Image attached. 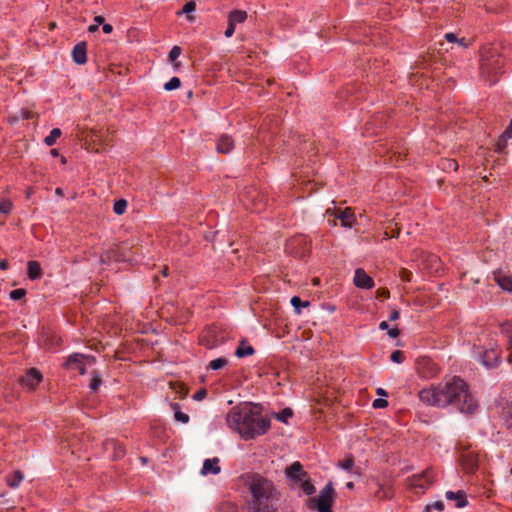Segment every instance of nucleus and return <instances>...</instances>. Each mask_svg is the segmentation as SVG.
<instances>
[{"mask_svg":"<svg viewBox=\"0 0 512 512\" xmlns=\"http://www.w3.org/2000/svg\"><path fill=\"white\" fill-rule=\"evenodd\" d=\"M481 362L483 365L487 366V367H490L491 364H490V355L489 353H485L484 356L482 357L481 359Z\"/></svg>","mask_w":512,"mask_h":512,"instance_id":"nucleus-53","label":"nucleus"},{"mask_svg":"<svg viewBox=\"0 0 512 512\" xmlns=\"http://www.w3.org/2000/svg\"><path fill=\"white\" fill-rule=\"evenodd\" d=\"M102 30L105 34H110L113 31V27L110 24H103Z\"/></svg>","mask_w":512,"mask_h":512,"instance_id":"nucleus-56","label":"nucleus"},{"mask_svg":"<svg viewBox=\"0 0 512 512\" xmlns=\"http://www.w3.org/2000/svg\"><path fill=\"white\" fill-rule=\"evenodd\" d=\"M175 420L181 422V423H188L189 422V416L181 411H175L174 413Z\"/></svg>","mask_w":512,"mask_h":512,"instance_id":"nucleus-41","label":"nucleus"},{"mask_svg":"<svg viewBox=\"0 0 512 512\" xmlns=\"http://www.w3.org/2000/svg\"><path fill=\"white\" fill-rule=\"evenodd\" d=\"M444 509V503L442 501H435L425 507L424 512H432V510L442 511Z\"/></svg>","mask_w":512,"mask_h":512,"instance_id":"nucleus-35","label":"nucleus"},{"mask_svg":"<svg viewBox=\"0 0 512 512\" xmlns=\"http://www.w3.org/2000/svg\"><path fill=\"white\" fill-rule=\"evenodd\" d=\"M42 380V375L36 368H31L27 373L20 378L22 385L33 389Z\"/></svg>","mask_w":512,"mask_h":512,"instance_id":"nucleus-13","label":"nucleus"},{"mask_svg":"<svg viewBox=\"0 0 512 512\" xmlns=\"http://www.w3.org/2000/svg\"><path fill=\"white\" fill-rule=\"evenodd\" d=\"M85 360L94 362L95 358L91 357V356H86V355L80 354V353H74L68 357L64 366L67 369L78 370L80 372V374H85L86 373Z\"/></svg>","mask_w":512,"mask_h":512,"instance_id":"nucleus-11","label":"nucleus"},{"mask_svg":"<svg viewBox=\"0 0 512 512\" xmlns=\"http://www.w3.org/2000/svg\"><path fill=\"white\" fill-rule=\"evenodd\" d=\"M11 209H12L11 201L4 199L0 202V213L9 214L11 212Z\"/></svg>","mask_w":512,"mask_h":512,"instance_id":"nucleus-36","label":"nucleus"},{"mask_svg":"<svg viewBox=\"0 0 512 512\" xmlns=\"http://www.w3.org/2000/svg\"><path fill=\"white\" fill-rule=\"evenodd\" d=\"M326 213L333 214L334 218L331 220L328 218L329 223H333V225H336V221L339 220L341 223V226L345 228H352L356 224V217L354 214V211L350 207H346L345 209H328Z\"/></svg>","mask_w":512,"mask_h":512,"instance_id":"nucleus-8","label":"nucleus"},{"mask_svg":"<svg viewBox=\"0 0 512 512\" xmlns=\"http://www.w3.org/2000/svg\"><path fill=\"white\" fill-rule=\"evenodd\" d=\"M444 38L450 43H456L458 41V38L454 33H446Z\"/></svg>","mask_w":512,"mask_h":512,"instance_id":"nucleus-49","label":"nucleus"},{"mask_svg":"<svg viewBox=\"0 0 512 512\" xmlns=\"http://www.w3.org/2000/svg\"><path fill=\"white\" fill-rule=\"evenodd\" d=\"M292 410L290 408H286L284 410H282L279 414H277V419L282 421V422H286L289 418L292 417Z\"/></svg>","mask_w":512,"mask_h":512,"instance_id":"nucleus-37","label":"nucleus"},{"mask_svg":"<svg viewBox=\"0 0 512 512\" xmlns=\"http://www.w3.org/2000/svg\"><path fill=\"white\" fill-rule=\"evenodd\" d=\"M103 446H104L105 451H107V452L111 451L113 453L112 457L114 460L120 459L125 455L124 446L114 439H107L103 443Z\"/></svg>","mask_w":512,"mask_h":512,"instance_id":"nucleus-14","label":"nucleus"},{"mask_svg":"<svg viewBox=\"0 0 512 512\" xmlns=\"http://www.w3.org/2000/svg\"><path fill=\"white\" fill-rule=\"evenodd\" d=\"M508 139L509 138H504V134L502 133L497 143L495 144V151L498 153L504 152Z\"/></svg>","mask_w":512,"mask_h":512,"instance_id":"nucleus-33","label":"nucleus"},{"mask_svg":"<svg viewBox=\"0 0 512 512\" xmlns=\"http://www.w3.org/2000/svg\"><path fill=\"white\" fill-rule=\"evenodd\" d=\"M310 249L309 242L305 236H297L288 241L286 250L300 257L305 256Z\"/></svg>","mask_w":512,"mask_h":512,"instance_id":"nucleus-10","label":"nucleus"},{"mask_svg":"<svg viewBox=\"0 0 512 512\" xmlns=\"http://www.w3.org/2000/svg\"><path fill=\"white\" fill-rule=\"evenodd\" d=\"M416 370L423 378H432L438 374L437 365L428 357H420L416 361Z\"/></svg>","mask_w":512,"mask_h":512,"instance_id":"nucleus-9","label":"nucleus"},{"mask_svg":"<svg viewBox=\"0 0 512 512\" xmlns=\"http://www.w3.org/2000/svg\"><path fill=\"white\" fill-rule=\"evenodd\" d=\"M400 331L397 329V328H393V329H390L388 331V335L391 337V338H396L398 337Z\"/></svg>","mask_w":512,"mask_h":512,"instance_id":"nucleus-55","label":"nucleus"},{"mask_svg":"<svg viewBox=\"0 0 512 512\" xmlns=\"http://www.w3.org/2000/svg\"><path fill=\"white\" fill-rule=\"evenodd\" d=\"M399 277L405 282H410L412 280V272L405 268H401L399 270Z\"/></svg>","mask_w":512,"mask_h":512,"instance_id":"nucleus-39","label":"nucleus"},{"mask_svg":"<svg viewBox=\"0 0 512 512\" xmlns=\"http://www.w3.org/2000/svg\"><path fill=\"white\" fill-rule=\"evenodd\" d=\"M337 466L353 475L361 474V469L355 465L354 457L352 455H349L343 460L338 461Z\"/></svg>","mask_w":512,"mask_h":512,"instance_id":"nucleus-18","label":"nucleus"},{"mask_svg":"<svg viewBox=\"0 0 512 512\" xmlns=\"http://www.w3.org/2000/svg\"><path fill=\"white\" fill-rule=\"evenodd\" d=\"M390 293L388 290L382 289L377 291V297L378 298H389Z\"/></svg>","mask_w":512,"mask_h":512,"instance_id":"nucleus-52","label":"nucleus"},{"mask_svg":"<svg viewBox=\"0 0 512 512\" xmlns=\"http://www.w3.org/2000/svg\"><path fill=\"white\" fill-rule=\"evenodd\" d=\"M432 482L431 472L425 471L421 475L414 476L411 482V486L415 488L424 489Z\"/></svg>","mask_w":512,"mask_h":512,"instance_id":"nucleus-20","label":"nucleus"},{"mask_svg":"<svg viewBox=\"0 0 512 512\" xmlns=\"http://www.w3.org/2000/svg\"><path fill=\"white\" fill-rule=\"evenodd\" d=\"M233 148L234 141L229 135L224 134L220 136L216 144V150L218 153L228 154L233 150Z\"/></svg>","mask_w":512,"mask_h":512,"instance_id":"nucleus-16","label":"nucleus"},{"mask_svg":"<svg viewBox=\"0 0 512 512\" xmlns=\"http://www.w3.org/2000/svg\"><path fill=\"white\" fill-rule=\"evenodd\" d=\"M255 352L254 348L251 345H248L244 340L240 342V345L235 350V355L238 358H243L246 356L253 355Z\"/></svg>","mask_w":512,"mask_h":512,"instance_id":"nucleus-22","label":"nucleus"},{"mask_svg":"<svg viewBox=\"0 0 512 512\" xmlns=\"http://www.w3.org/2000/svg\"><path fill=\"white\" fill-rule=\"evenodd\" d=\"M390 359L391 361H393L394 363H402L403 360H404V354L402 351L400 350H395L392 352L391 356H390Z\"/></svg>","mask_w":512,"mask_h":512,"instance_id":"nucleus-38","label":"nucleus"},{"mask_svg":"<svg viewBox=\"0 0 512 512\" xmlns=\"http://www.w3.org/2000/svg\"><path fill=\"white\" fill-rule=\"evenodd\" d=\"M23 480V474L20 471H14L8 478L7 484L11 488H17Z\"/></svg>","mask_w":512,"mask_h":512,"instance_id":"nucleus-25","label":"nucleus"},{"mask_svg":"<svg viewBox=\"0 0 512 512\" xmlns=\"http://www.w3.org/2000/svg\"><path fill=\"white\" fill-rule=\"evenodd\" d=\"M507 350L509 351L508 361L512 364V334L509 335V342L507 345Z\"/></svg>","mask_w":512,"mask_h":512,"instance_id":"nucleus-48","label":"nucleus"},{"mask_svg":"<svg viewBox=\"0 0 512 512\" xmlns=\"http://www.w3.org/2000/svg\"><path fill=\"white\" fill-rule=\"evenodd\" d=\"M72 57L75 63L84 64L87 61L86 43L80 42L76 44L72 50Z\"/></svg>","mask_w":512,"mask_h":512,"instance_id":"nucleus-19","label":"nucleus"},{"mask_svg":"<svg viewBox=\"0 0 512 512\" xmlns=\"http://www.w3.org/2000/svg\"><path fill=\"white\" fill-rule=\"evenodd\" d=\"M446 164L447 166H445V168L453 169L455 171L458 169V164L455 160H447Z\"/></svg>","mask_w":512,"mask_h":512,"instance_id":"nucleus-50","label":"nucleus"},{"mask_svg":"<svg viewBox=\"0 0 512 512\" xmlns=\"http://www.w3.org/2000/svg\"><path fill=\"white\" fill-rule=\"evenodd\" d=\"M419 398L422 402L432 406L454 405L461 413L466 414H472L477 408L476 402L468 392L466 383L458 377L431 388L422 389L419 392Z\"/></svg>","mask_w":512,"mask_h":512,"instance_id":"nucleus-1","label":"nucleus"},{"mask_svg":"<svg viewBox=\"0 0 512 512\" xmlns=\"http://www.w3.org/2000/svg\"><path fill=\"white\" fill-rule=\"evenodd\" d=\"M50 154H51L53 157H57V156H59V152H58V150H57V149H52V150L50 151Z\"/></svg>","mask_w":512,"mask_h":512,"instance_id":"nucleus-64","label":"nucleus"},{"mask_svg":"<svg viewBox=\"0 0 512 512\" xmlns=\"http://www.w3.org/2000/svg\"><path fill=\"white\" fill-rule=\"evenodd\" d=\"M101 375L99 374V372L97 371H93L92 372V379H91V382L89 384V388L93 391V392H96L97 389L99 388V386L101 385Z\"/></svg>","mask_w":512,"mask_h":512,"instance_id":"nucleus-28","label":"nucleus"},{"mask_svg":"<svg viewBox=\"0 0 512 512\" xmlns=\"http://www.w3.org/2000/svg\"><path fill=\"white\" fill-rule=\"evenodd\" d=\"M511 331H512V324L511 323L506 322V323H503L501 325V333L502 334L509 336V335H512Z\"/></svg>","mask_w":512,"mask_h":512,"instance_id":"nucleus-45","label":"nucleus"},{"mask_svg":"<svg viewBox=\"0 0 512 512\" xmlns=\"http://www.w3.org/2000/svg\"><path fill=\"white\" fill-rule=\"evenodd\" d=\"M496 280L502 289L512 292V275L511 276H505V275L498 276L496 278Z\"/></svg>","mask_w":512,"mask_h":512,"instance_id":"nucleus-26","label":"nucleus"},{"mask_svg":"<svg viewBox=\"0 0 512 512\" xmlns=\"http://www.w3.org/2000/svg\"><path fill=\"white\" fill-rule=\"evenodd\" d=\"M227 425L245 440L254 439L270 429V419L255 412L250 406L233 407L226 416Z\"/></svg>","mask_w":512,"mask_h":512,"instance_id":"nucleus-2","label":"nucleus"},{"mask_svg":"<svg viewBox=\"0 0 512 512\" xmlns=\"http://www.w3.org/2000/svg\"><path fill=\"white\" fill-rule=\"evenodd\" d=\"M354 284L361 289H371L374 281L363 269L358 268L355 271Z\"/></svg>","mask_w":512,"mask_h":512,"instance_id":"nucleus-12","label":"nucleus"},{"mask_svg":"<svg viewBox=\"0 0 512 512\" xmlns=\"http://www.w3.org/2000/svg\"><path fill=\"white\" fill-rule=\"evenodd\" d=\"M235 29H236V26L232 22H230L228 20V26H227V29L225 30V33H224L225 36L227 38H230L234 34Z\"/></svg>","mask_w":512,"mask_h":512,"instance_id":"nucleus-46","label":"nucleus"},{"mask_svg":"<svg viewBox=\"0 0 512 512\" xmlns=\"http://www.w3.org/2000/svg\"><path fill=\"white\" fill-rule=\"evenodd\" d=\"M446 498L448 500H455L456 507H458V508H462V507L466 506V504H467L465 493L463 491H457V492L447 491Z\"/></svg>","mask_w":512,"mask_h":512,"instance_id":"nucleus-21","label":"nucleus"},{"mask_svg":"<svg viewBox=\"0 0 512 512\" xmlns=\"http://www.w3.org/2000/svg\"><path fill=\"white\" fill-rule=\"evenodd\" d=\"M181 54V48L179 46H174L169 52V60L174 62Z\"/></svg>","mask_w":512,"mask_h":512,"instance_id":"nucleus-40","label":"nucleus"},{"mask_svg":"<svg viewBox=\"0 0 512 512\" xmlns=\"http://www.w3.org/2000/svg\"><path fill=\"white\" fill-rule=\"evenodd\" d=\"M247 19V13L242 10H234L229 13L228 20L232 22L235 26L237 24L245 22Z\"/></svg>","mask_w":512,"mask_h":512,"instance_id":"nucleus-23","label":"nucleus"},{"mask_svg":"<svg viewBox=\"0 0 512 512\" xmlns=\"http://www.w3.org/2000/svg\"><path fill=\"white\" fill-rule=\"evenodd\" d=\"M399 315H400L399 311L394 309V310H392V312H391V314L389 316V320L390 321H395V320H397L399 318Z\"/></svg>","mask_w":512,"mask_h":512,"instance_id":"nucleus-54","label":"nucleus"},{"mask_svg":"<svg viewBox=\"0 0 512 512\" xmlns=\"http://www.w3.org/2000/svg\"><path fill=\"white\" fill-rule=\"evenodd\" d=\"M285 474L292 483L299 485L306 495L314 493V485L311 483L307 472L304 471L300 462H293L291 465L286 467Z\"/></svg>","mask_w":512,"mask_h":512,"instance_id":"nucleus-5","label":"nucleus"},{"mask_svg":"<svg viewBox=\"0 0 512 512\" xmlns=\"http://www.w3.org/2000/svg\"><path fill=\"white\" fill-rule=\"evenodd\" d=\"M482 460V456L479 451L466 448L460 452L459 462L466 473H474Z\"/></svg>","mask_w":512,"mask_h":512,"instance_id":"nucleus-7","label":"nucleus"},{"mask_svg":"<svg viewBox=\"0 0 512 512\" xmlns=\"http://www.w3.org/2000/svg\"><path fill=\"white\" fill-rule=\"evenodd\" d=\"M94 21L98 24H102L104 22V17L103 16H96L94 18Z\"/></svg>","mask_w":512,"mask_h":512,"instance_id":"nucleus-62","label":"nucleus"},{"mask_svg":"<svg viewBox=\"0 0 512 512\" xmlns=\"http://www.w3.org/2000/svg\"><path fill=\"white\" fill-rule=\"evenodd\" d=\"M372 406L374 408H385L388 406V401L382 398H377L373 401Z\"/></svg>","mask_w":512,"mask_h":512,"instance_id":"nucleus-43","label":"nucleus"},{"mask_svg":"<svg viewBox=\"0 0 512 512\" xmlns=\"http://www.w3.org/2000/svg\"><path fill=\"white\" fill-rule=\"evenodd\" d=\"M375 497L378 499H384L390 497V494L388 490L384 489L383 487H379V489L375 493Z\"/></svg>","mask_w":512,"mask_h":512,"instance_id":"nucleus-44","label":"nucleus"},{"mask_svg":"<svg viewBox=\"0 0 512 512\" xmlns=\"http://www.w3.org/2000/svg\"><path fill=\"white\" fill-rule=\"evenodd\" d=\"M7 268H8V262L6 260H1L0 261V269L6 270Z\"/></svg>","mask_w":512,"mask_h":512,"instance_id":"nucleus-58","label":"nucleus"},{"mask_svg":"<svg viewBox=\"0 0 512 512\" xmlns=\"http://www.w3.org/2000/svg\"><path fill=\"white\" fill-rule=\"evenodd\" d=\"M500 418L507 429H512V401L501 405Z\"/></svg>","mask_w":512,"mask_h":512,"instance_id":"nucleus-17","label":"nucleus"},{"mask_svg":"<svg viewBox=\"0 0 512 512\" xmlns=\"http://www.w3.org/2000/svg\"><path fill=\"white\" fill-rule=\"evenodd\" d=\"M62 132L59 128H53L50 134L45 137L44 143L47 146H52L56 143L57 139L61 136Z\"/></svg>","mask_w":512,"mask_h":512,"instance_id":"nucleus-27","label":"nucleus"},{"mask_svg":"<svg viewBox=\"0 0 512 512\" xmlns=\"http://www.w3.org/2000/svg\"><path fill=\"white\" fill-rule=\"evenodd\" d=\"M126 207H127V201L124 200V199H120V200L115 202V204L113 206V211L117 215H122L125 212Z\"/></svg>","mask_w":512,"mask_h":512,"instance_id":"nucleus-29","label":"nucleus"},{"mask_svg":"<svg viewBox=\"0 0 512 512\" xmlns=\"http://www.w3.org/2000/svg\"><path fill=\"white\" fill-rule=\"evenodd\" d=\"M123 250H124V247H119L118 248V254H119L118 257L119 258L121 257L122 259H125L126 255L124 254Z\"/></svg>","mask_w":512,"mask_h":512,"instance_id":"nucleus-61","label":"nucleus"},{"mask_svg":"<svg viewBox=\"0 0 512 512\" xmlns=\"http://www.w3.org/2000/svg\"><path fill=\"white\" fill-rule=\"evenodd\" d=\"M377 395L379 396H387V392L383 388H378L376 390Z\"/></svg>","mask_w":512,"mask_h":512,"instance_id":"nucleus-60","label":"nucleus"},{"mask_svg":"<svg viewBox=\"0 0 512 512\" xmlns=\"http://www.w3.org/2000/svg\"><path fill=\"white\" fill-rule=\"evenodd\" d=\"M221 472L219 466V458L214 457L212 459H205L201 469V475L206 476L209 474L217 475Z\"/></svg>","mask_w":512,"mask_h":512,"instance_id":"nucleus-15","label":"nucleus"},{"mask_svg":"<svg viewBox=\"0 0 512 512\" xmlns=\"http://www.w3.org/2000/svg\"><path fill=\"white\" fill-rule=\"evenodd\" d=\"M25 295L26 290L22 288L15 289L10 292V298L14 301L21 300L22 298H24Z\"/></svg>","mask_w":512,"mask_h":512,"instance_id":"nucleus-34","label":"nucleus"},{"mask_svg":"<svg viewBox=\"0 0 512 512\" xmlns=\"http://www.w3.org/2000/svg\"><path fill=\"white\" fill-rule=\"evenodd\" d=\"M503 59L498 50L492 47H483L481 50L480 71L481 76L486 81L494 84L497 81V75L502 72Z\"/></svg>","mask_w":512,"mask_h":512,"instance_id":"nucleus-4","label":"nucleus"},{"mask_svg":"<svg viewBox=\"0 0 512 512\" xmlns=\"http://www.w3.org/2000/svg\"><path fill=\"white\" fill-rule=\"evenodd\" d=\"M97 30H98V25L97 24L90 25L89 28H88L89 32H96Z\"/></svg>","mask_w":512,"mask_h":512,"instance_id":"nucleus-63","label":"nucleus"},{"mask_svg":"<svg viewBox=\"0 0 512 512\" xmlns=\"http://www.w3.org/2000/svg\"><path fill=\"white\" fill-rule=\"evenodd\" d=\"M207 395V392L205 389H200L198 390L194 395H193V399L197 400V401H200V400H203Z\"/></svg>","mask_w":512,"mask_h":512,"instance_id":"nucleus-47","label":"nucleus"},{"mask_svg":"<svg viewBox=\"0 0 512 512\" xmlns=\"http://www.w3.org/2000/svg\"><path fill=\"white\" fill-rule=\"evenodd\" d=\"M334 488L332 483L329 482L320 491L317 497L309 499V508L316 509L318 512H332V503L334 500Z\"/></svg>","mask_w":512,"mask_h":512,"instance_id":"nucleus-6","label":"nucleus"},{"mask_svg":"<svg viewBox=\"0 0 512 512\" xmlns=\"http://www.w3.org/2000/svg\"><path fill=\"white\" fill-rule=\"evenodd\" d=\"M379 328L381 330H387L389 328V325L386 321H382L380 324H379Z\"/></svg>","mask_w":512,"mask_h":512,"instance_id":"nucleus-59","label":"nucleus"},{"mask_svg":"<svg viewBox=\"0 0 512 512\" xmlns=\"http://www.w3.org/2000/svg\"><path fill=\"white\" fill-rule=\"evenodd\" d=\"M196 9V4L193 2V1H190V2H187L183 8H182V13H185V14H189L193 11H195Z\"/></svg>","mask_w":512,"mask_h":512,"instance_id":"nucleus-42","label":"nucleus"},{"mask_svg":"<svg viewBox=\"0 0 512 512\" xmlns=\"http://www.w3.org/2000/svg\"><path fill=\"white\" fill-rule=\"evenodd\" d=\"M181 85V81L178 77H172L167 83L164 85V89L167 91H171L179 88Z\"/></svg>","mask_w":512,"mask_h":512,"instance_id":"nucleus-31","label":"nucleus"},{"mask_svg":"<svg viewBox=\"0 0 512 512\" xmlns=\"http://www.w3.org/2000/svg\"><path fill=\"white\" fill-rule=\"evenodd\" d=\"M291 304L294 307L296 313H300V307H306L309 305V302H303L299 297L294 296L291 298Z\"/></svg>","mask_w":512,"mask_h":512,"instance_id":"nucleus-32","label":"nucleus"},{"mask_svg":"<svg viewBox=\"0 0 512 512\" xmlns=\"http://www.w3.org/2000/svg\"><path fill=\"white\" fill-rule=\"evenodd\" d=\"M41 276V267L37 261L28 262V277L31 280H36Z\"/></svg>","mask_w":512,"mask_h":512,"instance_id":"nucleus-24","label":"nucleus"},{"mask_svg":"<svg viewBox=\"0 0 512 512\" xmlns=\"http://www.w3.org/2000/svg\"><path fill=\"white\" fill-rule=\"evenodd\" d=\"M456 43L462 48H467L469 46L465 38L458 39Z\"/></svg>","mask_w":512,"mask_h":512,"instance_id":"nucleus-57","label":"nucleus"},{"mask_svg":"<svg viewBox=\"0 0 512 512\" xmlns=\"http://www.w3.org/2000/svg\"><path fill=\"white\" fill-rule=\"evenodd\" d=\"M227 364V360L225 358H217L209 363V368L212 370H219L223 368Z\"/></svg>","mask_w":512,"mask_h":512,"instance_id":"nucleus-30","label":"nucleus"},{"mask_svg":"<svg viewBox=\"0 0 512 512\" xmlns=\"http://www.w3.org/2000/svg\"><path fill=\"white\" fill-rule=\"evenodd\" d=\"M504 138H512V119L510 120L509 126L503 132Z\"/></svg>","mask_w":512,"mask_h":512,"instance_id":"nucleus-51","label":"nucleus"},{"mask_svg":"<svg viewBox=\"0 0 512 512\" xmlns=\"http://www.w3.org/2000/svg\"><path fill=\"white\" fill-rule=\"evenodd\" d=\"M251 498L247 503L248 512H276L277 493L272 481L254 476L249 483Z\"/></svg>","mask_w":512,"mask_h":512,"instance_id":"nucleus-3","label":"nucleus"}]
</instances>
